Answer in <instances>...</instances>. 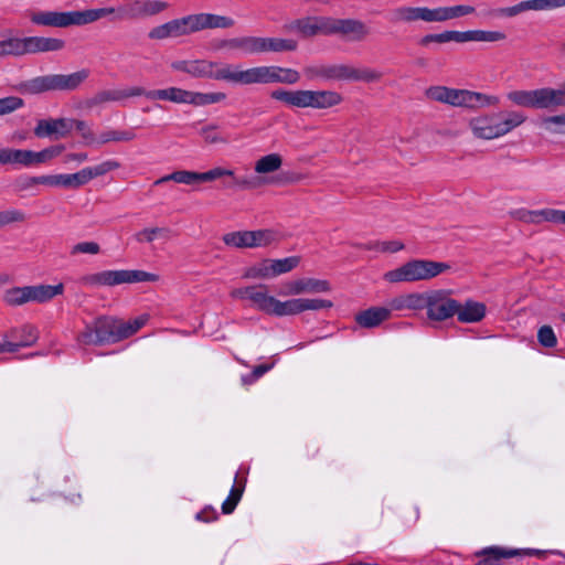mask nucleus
<instances>
[{"label":"nucleus","mask_w":565,"mask_h":565,"mask_svg":"<svg viewBox=\"0 0 565 565\" xmlns=\"http://www.w3.org/2000/svg\"><path fill=\"white\" fill-rule=\"evenodd\" d=\"M168 181H174L177 183L192 185L200 181V172L188 171V170H178L170 174L163 175L154 182V185L162 184Z\"/></svg>","instance_id":"35"},{"label":"nucleus","mask_w":565,"mask_h":565,"mask_svg":"<svg viewBox=\"0 0 565 565\" xmlns=\"http://www.w3.org/2000/svg\"><path fill=\"white\" fill-rule=\"evenodd\" d=\"M64 151V146L56 145L45 148L41 151H35V161L36 164H42L51 161L52 159L58 157Z\"/></svg>","instance_id":"53"},{"label":"nucleus","mask_w":565,"mask_h":565,"mask_svg":"<svg viewBox=\"0 0 565 565\" xmlns=\"http://www.w3.org/2000/svg\"><path fill=\"white\" fill-rule=\"evenodd\" d=\"M303 74L309 81H330V64L308 65L303 68Z\"/></svg>","instance_id":"47"},{"label":"nucleus","mask_w":565,"mask_h":565,"mask_svg":"<svg viewBox=\"0 0 565 565\" xmlns=\"http://www.w3.org/2000/svg\"><path fill=\"white\" fill-rule=\"evenodd\" d=\"M156 275L136 269L103 270L87 274L81 278V284L90 288L114 287L122 284L154 281Z\"/></svg>","instance_id":"12"},{"label":"nucleus","mask_w":565,"mask_h":565,"mask_svg":"<svg viewBox=\"0 0 565 565\" xmlns=\"http://www.w3.org/2000/svg\"><path fill=\"white\" fill-rule=\"evenodd\" d=\"M445 43L457 42L466 43L473 42L472 30L469 31H444Z\"/></svg>","instance_id":"57"},{"label":"nucleus","mask_w":565,"mask_h":565,"mask_svg":"<svg viewBox=\"0 0 565 565\" xmlns=\"http://www.w3.org/2000/svg\"><path fill=\"white\" fill-rule=\"evenodd\" d=\"M245 278L267 279L273 278L269 259H265L254 266L247 268L244 273Z\"/></svg>","instance_id":"45"},{"label":"nucleus","mask_w":565,"mask_h":565,"mask_svg":"<svg viewBox=\"0 0 565 565\" xmlns=\"http://www.w3.org/2000/svg\"><path fill=\"white\" fill-rule=\"evenodd\" d=\"M286 295L323 294L331 290V285L326 279L299 278L286 284Z\"/></svg>","instance_id":"24"},{"label":"nucleus","mask_w":565,"mask_h":565,"mask_svg":"<svg viewBox=\"0 0 565 565\" xmlns=\"http://www.w3.org/2000/svg\"><path fill=\"white\" fill-rule=\"evenodd\" d=\"M541 126L550 134H565V114L545 117Z\"/></svg>","instance_id":"46"},{"label":"nucleus","mask_w":565,"mask_h":565,"mask_svg":"<svg viewBox=\"0 0 565 565\" xmlns=\"http://www.w3.org/2000/svg\"><path fill=\"white\" fill-rule=\"evenodd\" d=\"M231 297L239 300H250L257 310L275 317L296 316L305 311L332 307V302L326 299L290 298L282 301L269 295L267 287L264 285L235 288L231 291Z\"/></svg>","instance_id":"1"},{"label":"nucleus","mask_w":565,"mask_h":565,"mask_svg":"<svg viewBox=\"0 0 565 565\" xmlns=\"http://www.w3.org/2000/svg\"><path fill=\"white\" fill-rule=\"evenodd\" d=\"M476 9L468 4H455L444 7H416L411 4H401L392 8L386 15L390 23L413 24L416 22L443 23L449 20L459 19L475 13Z\"/></svg>","instance_id":"2"},{"label":"nucleus","mask_w":565,"mask_h":565,"mask_svg":"<svg viewBox=\"0 0 565 565\" xmlns=\"http://www.w3.org/2000/svg\"><path fill=\"white\" fill-rule=\"evenodd\" d=\"M146 321H147L146 316L139 317L130 322L120 321L121 330H122V333L125 334V339L129 338L130 335L136 333L142 326H145Z\"/></svg>","instance_id":"63"},{"label":"nucleus","mask_w":565,"mask_h":565,"mask_svg":"<svg viewBox=\"0 0 565 565\" xmlns=\"http://www.w3.org/2000/svg\"><path fill=\"white\" fill-rule=\"evenodd\" d=\"M73 129V118H50L36 122L34 135L39 138L60 139L67 137Z\"/></svg>","instance_id":"22"},{"label":"nucleus","mask_w":565,"mask_h":565,"mask_svg":"<svg viewBox=\"0 0 565 565\" xmlns=\"http://www.w3.org/2000/svg\"><path fill=\"white\" fill-rule=\"evenodd\" d=\"M243 491H244V486H239V484L233 486V488L230 491L228 497L222 504V511L224 514H230L235 510L237 503L239 502V500L243 495Z\"/></svg>","instance_id":"48"},{"label":"nucleus","mask_w":565,"mask_h":565,"mask_svg":"<svg viewBox=\"0 0 565 565\" xmlns=\"http://www.w3.org/2000/svg\"><path fill=\"white\" fill-rule=\"evenodd\" d=\"M282 166L284 158L280 153H266L257 158L254 162L255 177L250 179H235V184L242 189H254L266 184L282 185L287 182V179L282 175H275L280 171Z\"/></svg>","instance_id":"9"},{"label":"nucleus","mask_w":565,"mask_h":565,"mask_svg":"<svg viewBox=\"0 0 565 565\" xmlns=\"http://www.w3.org/2000/svg\"><path fill=\"white\" fill-rule=\"evenodd\" d=\"M169 8V3L162 0H129L115 12L119 19H142L158 15Z\"/></svg>","instance_id":"18"},{"label":"nucleus","mask_w":565,"mask_h":565,"mask_svg":"<svg viewBox=\"0 0 565 565\" xmlns=\"http://www.w3.org/2000/svg\"><path fill=\"white\" fill-rule=\"evenodd\" d=\"M193 19L196 32L206 29H227L234 25L233 19L213 13H195Z\"/></svg>","instance_id":"29"},{"label":"nucleus","mask_w":565,"mask_h":565,"mask_svg":"<svg viewBox=\"0 0 565 565\" xmlns=\"http://www.w3.org/2000/svg\"><path fill=\"white\" fill-rule=\"evenodd\" d=\"M148 99L166 100L174 104H186L195 107H202L225 100L226 94L222 92L201 93L170 86L167 88L149 90Z\"/></svg>","instance_id":"11"},{"label":"nucleus","mask_w":565,"mask_h":565,"mask_svg":"<svg viewBox=\"0 0 565 565\" xmlns=\"http://www.w3.org/2000/svg\"><path fill=\"white\" fill-rule=\"evenodd\" d=\"M527 10H533L532 0H525L511 7L495 9L492 13L499 18H513Z\"/></svg>","instance_id":"44"},{"label":"nucleus","mask_w":565,"mask_h":565,"mask_svg":"<svg viewBox=\"0 0 565 565\" xmlns=\"http://www.w3.org/2000/svg\"><path fill=\"white\" fill-rule=\"evenodd\" d=\"M135 138L136 134L132 130H116L107 128L98 134L97 147H102L109 142H128Z\"/></svg>","instance_id":"33"},{"label":"nucleus","mask_w":565,"mask_h":565,"mask_svg":"<svg viewBox=\"0 0 565 565\" xmlns=\"http://www.w3.org/2000/svg\"><path fill=\"white\" fill-rule=\"evenodd\" d=\"M512 216L524 223L540 224V210L531 211L526 209H519L512 212Z\"/></svg>","instance_id":"58"},{"label":"nucleus","mask_w":565,"mask_h":565,"mask_svg":"<svg viewBox=\"0 0 565 565\" xmlns=\"http://www.w3.org/2000/svg\"><path fill=\"white\" fill-rule=\"evenodd\" d=\"M299 81L300 73L294 68L263 65L243 70L242 85L274 83L294 85Z\"/></svg>","instance_id":"15"},{"label":"nucleus","mask_w":565,"mask_h":565,"mask_svg":"<svg viewBox=\"0 0 565 565\" xmlns=\"http://www.w3.org/2000/svg\"><path fill=\"white\" fill-rule=\"evenodd\" d=\"M424 309L431 321H444L455 316L458 301L450 298L445 290H430L425 292Z\"/></svg>","instance_id":"16"},{"label":"nucleus","mask_w":565,"mask_h":565,"mask_svg":"<svg viewBox=\"0 0 565 565\" xmlns=\"http://www.w3.org/2000/svg\"><path fill=\"white\" fill-rule=\"evenodd\" d=\"M65 47V41L50 36H28V54L58 52Z\"/></svg>","instance_id":"28"},{"label":"nucleus","mask_w":565,"mask_h":565,"mask_svg":"<svg viewBox=\"0 0 565 565\" xmlns=\"http://www.w3.org/2000/svg\"><path fill=\"white\" fill-rule=\"evenodd\" d=\"M87 70L71 74L41 75L20 83L18 89L22 94L38 95L52 90H74L88 77Z\"/></svg>","instance_id":"7"},{"label":"nucleus","mask_w":565,"mask_h":565,"mask_svg":"<svg viewBox=\"0 0 565 565\" xmlns=\"http://www.w3.org/2000/svg\"><path fill=\"white\" fill-rule=\"evenodd\" d=\"M473 42H499L505 40V33L501 31L472 30Z\"/></svg>","instance_id":"52"},{"label":"nucleus","mask_w":565,"mask_h":565,"mask_svg":"<svg viewBox=\"0 0 565 565\" xmlns=\"http://www.w3.org/2000/svg\"><path fill=\"white\" fill-rule=\"evenodd\" d=\"M539 342L546 348H553L556 345V335L550 326H543L537 332Z\"/></svg>","instance_id":"59"},{"label":"nucleus","mask_w":565,"mask_h":565,"mask_svg":"<svg viewBox=\"0 0 565 565\" xmlns=\"http://www.w3.org/2000/svg\"><path fill=\"white\" fill-rule=\"evenodd\" d=\"M73 128L77 130L84 146L97 147L98 134L94 132L92 124L85 120L73 119Z\"/></svg>","instance_id":"39"},{"label":"nucleus","mask_w":565,"mask_h":565,"mask_svg":"<svg viewBox=\"0 0 565 565\" xmlns=\"http://www.w3.org/2000/svg\"><path fill=\"white\" fill-rule=\"evenodd\" d=\"M115 8H96L83 11H44L30 12L32 24L44 28L66 29L94 23L107 15L114 14Z\"/></svg>","instance_id":"4"},{"label":"nucleus","mask_w":565,"mask_h":565,"mask_svg":"<svg viewBox=\"0 0 565 565\" xmlns=\"http://www.w3.org/2000/svg\"><path fill=\"white\" fill-rule=\"evenodd\" d=\"M525 120L526 116L522 111L500 110L472 117L468 127L476 138L493 140L508 135Z\"/></svg>","instance_id":"3"},{"label":"nucleus","mask_w":565,"mask_h":565,"mask_svg":"<svg viewBox=\"0 0 565 565\" xmlns=\"http://www.w3.org/2000/svg\"><path fill=\"white\" fill-rule=\"evenodd\" d=\"M90 181L88 170L86 168L79 170L78 172L68 174V189H76L82 185H85Z\"/></svg>","instance_id":"61"},{"label":"nucleus","mask_w":565,"mask_h":565,"mask_svg":"<svg viewBox=\"0 0 565 565\" xmlns=\"http://www.w3.org/2000/svg\"><path fill=\"white\" fill-rule=\"evenodd\" d=\"M64 292V285H35L30 286L31 302L44 303Z\"/></svg>","instance_id":"32"},{"label":"nucleus","mask_w":565,"mask_h":565,"mask_svg":"<svg viewBox=\"0 0 565 565\" xmlns=\"http://www.w3.org/2000/svg\"><path fill=\"white\" fill-rule=\"evenodd\" d=\"M100 252V246L96 242H79L71 247V255L89 254L97 255Z\"/></svg>","instance_id":"56"},{"label":"nucleus","mask_w":565,"mask_h":565,"mask_svg":"<svg viewBox=\"0 0 565 565\" xmlns=\"http://www.w3.org/2000/svg\"><path fill=\"white\" fill-rule=\"evenodd\" d=\"M448 268L449 266L445 263L413 259L395 269L386 271L383 278L391 284L415 282L419 280H429Z\"/></svg>","instance_id":"8"},{"label":"nucleus","mask_w":565,"mask_h":565,"mask_svg":"<svg viewBox=\"0 0 565 565\" xmlns=\"http://www.w3.org/2000/svg\"><path fill=\"white\" fill-rule=\"evenodd\" d=\"M225 46L238 50L244 55L262 53L260 36H243L230 39L224 43Z\"/></svg>","instance_id":"31"},{"label":"nucleus","mask_w":565,"mask_h":565,"mask_svg":"<svg viewBox=\"0 0 565 565\" xmlns=\"http://www.w3.org/2000/svg\"><path fill=\"white\" fill-rule=\"evenodd\" d=\"M120 167V163L116 160H106L97 166L87 167L88 174L90 180L104 175L113 170H116Z\"/></svg>","instance_id":"49"},{"label":"nucleus","mask_w":565,"mask_h":565,"mask_svg":"<svg viewBox=\"0 0 565 565\" xmlns=\"http://www.w3.org/2000/svg\"><path fill=\"white\" fill-rule=\"evenodd\" d=\"M425 95L430 100L468 109L494 107L500 103V98L495 95H488L469 89L450 88L441 85L430 86L426 89Z\"/></svg>","instance_id":"5"},{"label":"nucleus","mask_w":565,"mask_h":565,"mask_svg":"<svg viewBox=\"0 0 565 565\" xmlns=\"http://www.w3.org/2000/svg\"><path fill=\"white\" fill-rule=\"evenodd\" d=\"M124 339L120 320L113 317L97 318L87 324L77 338L78 342L85 345L115 343Z\"/></svg>","instance_id":"13"},{"label":"nucleus","mask_w":565,"mask_h":565,"mask_svg":"<svg viewBox=\"0 0 565 565\" xmlns=\"http://www.w3.org/2000/svg\"><path fill=\"white\" fill-rule=\"evenodd\" d=\"M542 222L565 224V210H556V209L540 210V223H542Z\"/></svg>","instance_id":"54"},{"label":"nucleus","mask_w":565,"mask_h":565,"mask_svg":"<svg viewBox=\"0 0 565 565\" xmlns=\"http://www.w3.org/2000/svg\"><path fill=\"white\" fill-rule=\"evenodd\" d=\"M250 248L267 247L279 241V234L274 230L249 231Z\"/></svg>","instance_id":"36"},{"label":"nucleus","mask_w":565,"mask_h":565,"mask_svg":"<svg viewBox=\"0 0 565 565\" xmlns=\"http://www.w3.org/2000/svg\"><path fill=\"white\" fill-rule=\"evenodd\" d=\"M533 11H548L565 7V0H532Z\"/></svg>","instance_id":"62"},{"label":"nucleus","mask_w":565,"mask_h":565,"mask_svg":"<svg viewBox=\"0 0 565 565\" xmlns=\"http://www.w3.org/2000/svg\"><path fill=\"white\" fill-rule=\"evenodd\" d=\"M507 98L516 106L548 109L565 106V83L559 88L542 87L532 90H512Z\"/></svg>","instance_id":"10"},{"label":"nucleus","mask_w":565,"mask_h":565,"mask_svg":"<svg viewBox=\"0 0 565 565\" xmlns=\"http://www.w3.org/2000/svg\"><path fill=\"white\" fill-rule=\"evenodd\" d=\"M335 34L351 42H361L369 36L370 29L358 19L331 18L330 35Z\"/></svg>","instance_id":"20"},{"label":"nucleus","mask_w":565,"mask_h":565,"mask_svg":"<svg viewBox=\"0 0 565 565\" xmlns=\"http://www.w3.org/2000/svg\"><path fill=\"white\" fill-rule=\"evenodd\" d=\"M382 78V73L371 67H356L351 63H331L330 81L374 83Z\"/></svg>","instance_id":"17"},{"label":"nucleus","mask_w":565,"mask_h":565,"mask_svg":"<svg viewBox=\"0 0 565 565\" xmlns=\"http://www.w3.org/2000/svg\"><path fill=\"white\" fill-rule=\"evenodd\" d=\"M425 292L399 295L387 301L390 312L402 310H423Z\"/></svg>","instance_id":"27"},{"label":"nucleus","mask_w":565,"mask_h":565,"mask_svg":"<svg viewBox=\"0 0 565 565\" xmlns=\"http://www.w3.org/2000/svg\"><path fill=\"white\" fill-rule=\"evenodd\" d=\"M188 74L194 77H206L242 85L243 68L237 64L213 62L206 60L191 61Z\"/></svg>","instance_id":"14"},{"label":"nucleus","mask_w":565,"mask_h":565,"mask_svg":"<svg viewBox=\"0 0 565 565\" xmlns=\"http://www.w3.org/2000/svg\"><path fill=\"white\" fill-rule=\"evenodd\" d=\"M23 99L17 96L0 98V116L13 113L14 110L23 107Z\"/></svg>","instance_id":"55"},{"label":"nucleus","mask_w":565,"mask_h":565,"mask_svg":"<svg viewBox=\"0 0 565 565\" xmlns=\"http://www.w3.org/2000/svg\"><path fill=\"white\" fill-rule=\"evenodd\" d=\"M365 248L377 253L393 254L404 249V243L398 239L393 241H375L369 243Z\"/></svg>","instance_id":"43"},{"label":"nucleus","mask_w":565,"mask_h":565,"mask_svg":"<svg viewBox=\"0 0 565 565\" xmlns=\"http://www.w3.org/2000/svg\"><path fill=\"white\" fill-rule=\"evenodd\" d=\"M124 99L121 90H105L99 93L94 103L118 102Z\"/></svg>","instance_id":"64"},{"label":"nucleus","mask_w":565,"mask_h":565,"mask_svg":"<svg viewBox=\"0 0 565 565\" xmlns=\"http://www.w3.org/2000/svg\"><path fill=\"white\" fill-rule=\"evenodd\" d=\"M24 220L25 215L22 211L15 209L0 211V227Z\"/></svg>","instance_id":"60"},{"label":"nucleus","mask_w":565,"mask_h":565,"mask_svg":"<svg viewBox=\"0 0 565 565\" xmlns=\"http://www.w3.org/2000/svg\"><path fill=\"white\" fill-rule=\"evenodd\" d=\"M390 316L391 312L388 306L386 305L385 307L369 308L356 315L355 320L358 324L363 328H375L383 321L387 320Z\"/></svg>","instance_id":"30"},{"label":"nucleus","mask_w":565,"mask_h":565,"mask_svg":"<svg viewBox=\"0 0 565 565\" xmlns=\"http://www.w3.org/2000/svg\"><path fill=\"white\" fill-rule=\"evenodd\" d=\"M260 42L264 46L262 53L295 51L297 49V42L292 39L260 38Z\"/></svg>","instance_id":"34"},{"label":"nucleus","mask_w":565,"mask_h":565,"mask_svg":"<svg viewBox=\"0 0 565 565\" xmlns=\"http://www.w3.org/2000/svg\"><path fill=\"white\" fill-rule=\"evenodd\" d=\"M291 30L300 32L303 36L310 38L317 34L330 35V17H307L290 23Z\"/></svg>","instance_id":"23"},{"label":"nucleus","mask_w":565,"mask_h":565,"mask_svg":"<svg viewBox=\"0 0 565 565\" xmlns=\"http://www.w3.org/2000/svg\"><path fill=\"white\" fill-rule=\"evenodd\" d=\"M300 263V257L290 256L281 259H269L273 278L294 270Z\"/></svg>","instance_id":"41"},{"label":"nucleus","mask_w":565,"mask_h":565,"mask_svg":"<svg viewBox=\"0 0 565 565\" xmlns=\"http://www.w3.org/2000/svg\"><path fill=\"white\" fill-rule=\"evenodd\" d=\"M171 231L168 227H146L137 232L134 237L139 243H152L158 238L168 239Z\"/></svg>","instance_id":"40"},{"label":"nucleus","mask_w":565,"mask_h":565,"mask_svg":"<svg viewBox=\"0 0 565 565\" xmlns=\"http://www.w3.org/2000/svg\"><path fill=\"white\" fill-rule=\"evenodd\" d=\"M195 32L193 14H189L153 26L148 32V38L153 41H162L190 35Z\"/></svg>","instance_id":"19"},{"label":"nucleus","mask_w":565,"mask_h":565,"mask_svg":"<svg viewBox=\"0 0 565 565\" xmlns=\"http://www.w3.org/2000/svg\"><path fill=\"white\" fill-rule=\"evenodd\" d=\"M28 55V36L19 38L11 33L2 34L0 39V58Z\"/></svg>","instance_id":"25"},{"label":"nucleus","mask_w":565,"mask_h":565,"mask_svg":"<svg viewBox=\"0 0 565 565\" xmlns=\"http://www.w3.org/2000/svg\"><path fill=\"white\" fill-rule=\"evenodd\" d=\"M275 100L284 103L288 107L328 109L342 103L343 97L335 90L321 89H296L288 90L284 88L275 89L270 93Z\"/></svg>","instance_id":"6"},{"label":"nucleus","mask_w":565,"mask_h":565,"mask_svg":"<svg viewBox=\"0 0 565 565\" xmlns=\"http://www.w3.org/2000/svg\"><path fill=\"white\" fill-rule=\"evenodd\" d=\"M3 301L9 306L31 302L30 286L9 288L3 294Z\"/></svg>","instance_id":"38"},{"label":"nucleus","mask_w":565,"mask_h":565,"mask_svg":"<svg viewBox=\"0 0 565 565\" xmlns=\"http://www.w3.org/2000/svg\"><path fill=\"white\" fill-rule=\"evenodd\" d=\"M28 333V339L21 342H12L10 340L3 339V342H0V353L2 352H17L20 348L31 347L38 340V330L35 327H25L23 329Z\"/></svg>","instance_id":"37"},{"label":"nucleus","mask_w":565,"mask_h":565,"mask_svg":"<svg viewBox=\"0 0 565 565\" xmlns=\"http://www.w3.org/2000/svg\"><path fill=\"white\" fill-rule=\"evenodd\" d=\"M486 312L484 303L469 299L463 303L458 302V310H456L455 316L462 323H476L484 318Z\"/></svg>","instance_id":"26"},{"label":"nucleus","mask_w":565,"mask_h":565,"mask_svg":"<svg viewBox=\"0 0 565 565\" xmlns=\"http://www.w3.org/2000/svg\"><path fill=\"white\" fill-rule=\"evenodd\" d=\"M545 553L541 550H514L500 546H489L476 552V556L482 557L479 565H505L504 558L513 557L520 554L541 555Z\"/></svg>","instance_id":"21"},{"label":"nucleus","mask_w":565,"mask_h":565,"mask_svg":"<svg viewBox=\"0 0 565 565\" xmlns=\"http://www.w3.org/2000/svg\"><path fill=\"white\" fill-rule=\"evenodd\" d=\"M249 231H236L223 236L226 246L234 248H250Z\"/></svg>","instance_id":"42"},{"label":"nucleus","mask_w":565,"mask_h":565,"mask_svg":"<svg viewBox=\"0 0 565 565\" xmlns=\"http://www.w3.org/2000/svg\"><path fill=\"white\" fill-rule=\"evenodd\" d=\"M222 177H230L235 179V172L231 169H225L222 167H215L205 172H200V181L201 182H211Z\"/></svg>","instance_id":"50"},{"label":"nucleus","mask_w":565,"mask_h":565,"mask_svg":"<svg viewBox=\"0 0 565 565\" xmlns=\"http://www.w3.org/2000/svg\"><path fill=\"white\" fill-rule=\"evenodd\" d=\"M217 126L214 124L206 125L200 129V135L206 143H225L227 140L217 132Z\"/></svg>","instance_id":"51"}]
</instances>
